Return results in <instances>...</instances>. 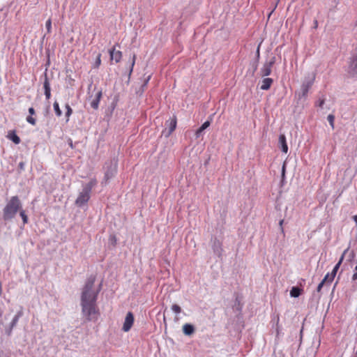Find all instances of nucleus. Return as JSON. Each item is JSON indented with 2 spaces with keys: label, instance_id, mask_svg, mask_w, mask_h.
Instances as JSON below:
<instances>
[{
  "label": "nucleus",
  "instance_id": "9b49d317",
  "mask_svg": "<svg viewBox=\"0 0 357 357\" xmlns=\"http://www.w3.org/2000/svg\"><path fill=\"white\" fill-rule=\"evenodd\" d=\"M349 73L354 77H357V56L354 57L351 62Z\"/></svg>",
  "mask_w": 357,
  "mask_h": 357
},
{
  "label": "nucleus",
  "instance_id": "a878e982",
  "mask_svg": "<svg viewBox=\"0 0 357 357\" xmlns=\"http://www.w3.org/2000/svg\"><path fill=\"white\" fill-rule=\"evenodd\" d=\"M33 115H29L26 117V121L30 123L32 126H36V119L33 117Z\"/></svg>",
  "mask_w": 357,
  "mask_h": 357
},
{
  "label": "nucleus",
  "instance_id": "4468645a",
  "mask_svg": "<svg viewBox=\"0 0 357 357\" xmlns=\"http://www.w3.org/2000/svg\"><path fill=\"white\" fill-rule=\"evenodd\" d=\"M279 143L281 145V150L282 152L287 153L288 151V146L286 141V137L284 135H280L279 137Z\"/></svg>",
  "mask_w": 357,
  "mask_h": 357
},
{
  "label": "nucleus",
  "instance_id": "e433bc0d",
  "mask_svg": "<svg viewBox=\"0 0 357 357\" xmlns=\"http://www.w3.org/2000/svg\"><path fill=\"white\" fill-rule=\"evenodd\" d=\"M317 27H318V22H317V20H315L314 21V28L317 29Z\"/></svg>",
  "mask_w": 357,
  "mask_h": 357
},
{
  "label": "nucleus",
  "instance_id": "ea45409f",
  "mask_svg": "<svg viewBox=\"0 0 357 357\" xmlns=\"http://www.w3.org/2000/svg\"><path fill=\"white\" fill-rule=\"evenodd\" d=\"M353 220L355 221V222L357 224V215L353 216Z\"/></svg>",
  "mask_w": 357,
  "mask_h": 357
},
{
  "label": "nucleus",
  "instance_id": "f8f14e48",
  "mask_svg": "<svg viewBox=\"0 0 357 357\" xmlns=\"http://www.w3.org/2000/svg\"><path fill=\"white\" fill-rule=\"evenodd\" d=\"M19 319H20L17 318V317L14 316L10 324H9V326L6 328V333L7 334V335L10 336L11 335L12 331L13 328L16 326Z\"/></svg>",
  "mask_w": 357,
  "mask_h": 357
},
{
  "label": "nucleus",
  "instance_id": "7ed1b4c3",
  "mask_svg": "<svg viewBox=\"0 0 357 357\" xmlns=\"http://www.w3.org/2000/svg\"><path fill=\"white\" fill-rule=\"evenodd\" d=\"M275 62V57L272 56L269 61H266L260 70L261 77H266L271 75L272 67Z\"/></svg>",
  "mask_w": 357,
  "mask_h": 357
},
{
  "label": "nucleus",
  "instance_id": "f257e3e1",
  "mask_svg": "<svg viewBox=\"0 0 357 357\" xmlns=\"http://www.w3.org/2000/svg\"><path fill=\"white\" fill-rule=\"evenodd\" d=\"M95 279L89 278L82 289L81 294V306L83 315L88 321H96L100 315L96 304L98 291L95 290Z\"/></svg>",
  "mask_w": 357,
  "mask_h": 357
},
{
  "label": "nucleus",
  "instance_id": "f704fd0d",
  "mask_svg": "<svg viewBox=\"0 0 357 357\" xmlns=\"http://www.w3.org/2000/svg\"><path fill=\"white\" fill-rule=\"evenodd\" d=\"M22 311H20V312H17L15 316V317H17V318H19V319H20V318L22 317Z\"/></svg>",
  "mask_w": 357,
  "mask_h": 357
},
{
  "label": "nucleus",
  "instance_id": "f3484780",
  "mask_svg": "<svg viewBox=\"0 0 357 357\" xmlns=\"http://www.w3.org/2000/svg\"><path fill=\"white\" fill-rule=\"evenodd\" d=\"M176 116H174L172 119H171L169 125V132L168 136L170 135L176 129Z\"/></svg>",
  "mask_w": 357,
  "mask_h": 357
},
{
  "label": "nucleus",
  "instance_id": "9d476101",
  "mask_svg": "<svg viewBox=\"0 0 357 357\" xmlns=\"http://www.w3.org/2000/svg\"><path fill=\"white\" fill-rule=\"evenodd\" d=\"M273 82V79L272 78H269V77L264 78L261 81V84L260 89L261 90H264V91L268 90L271 88Z\"/></svg>",
  "mask_w": 357,
  "mask_h": 357
},
{
  "label": "nucleus",
  "instance_id": "4c0bfd02",
  "mask_svg": "<svg viewBox=\"0 0 357 357\" xmlns=\"http://www.w3.org/2000/svg\"><path fill=\"white\" fill-rule=\"evenodd\" d=\"M283 222H284V220H281L280 221V227H281V230H282V231H283V227H282Z\"/></svg>",
  "mask_w": 357,
  "mask_h": 357
},
{
  "label": "nucleus",
  "instance_id": "a18cd8bd",
  "mask_svg": "<svg viewBox=\"0 0 357 357\" xmlns=\"http://www.w3.org/2000/svg\"><path fill=\"white\" fill-rule=\"evenodd\" d=\"M355 270L357 271V265L356 266Z\"/></svg>",
  "mask_w": 357,
  "mask_h": 357
},
{
  "label": "nucleus",
  "instance_id": "c756f323",
  "mask_svg": "<svg viewBox=\"0 0 357 357\" xmlns=\"http://www.w3.org/2000/svg\"><path fill=\"white\" fill-rule=\"evenodd\" d=\"M45 26H46V29H47V32L50 33L51 31H52V21H51L50 19L47 20Z\"/></svg>",
  "mask_w": 357,
  "mask_h": 357
},
{
  "label": "nucleus",
  "instance_id": "aec40b11",
  "mask_svg": "<svg viewBox=\"0 0 357 357\" xmlns=\"http://www.w3.org/2000/svg\"><path fill=\"white\" fill-rule=\"evenodd\" d=\"M301 292H302L301 289H300L299 287H294L291 288V289L290 291V295L291 297L296 298V297H298L301 294Z\"/></svg>",
  "mask_w": 357,
  "mask_h": 357
},
{
  "label": "nucleus",
  "instance_id": "58836bf2",
  "mask_svg": "<svg viewBox=\"0 0 357 357\" xmlns=\"http://www.w3.org/2000/svg\"><path fill=\"white\" fill-rule=\"evenodd\" d=\"M324 104V100H322L320 101L319 106L321 107Z\"/></svg>",
  "mask_w": 357,
  "mask_h": 357
},
{
  "label": "nucleus",
  "instance_id": "a211bd4d",
  "mask_svg": "<svg viewBox=\"0 0 357 357\" xmlns=\"http://www.w3.org/2000/svg\"><path fill=\"white\" fill-rule=\"evenodd\" d=\"M211 124V122L209 121H205L202 126L201 127L197 130L196 132H195V135H196V137H199L200 136V135L202 134V132L205 130L208 127H209Z\"/></svg>",
  "mask_w": 357,
  "mask_h": 357
},
{
  "label": "nucleus",
  "instance_id": "412c9836",
  "mask_svg": "<svg viewBox=\"0 0 357 357\" xmlns=\"http://www.w3.org/2000/svg\"><path fill=\"white\" fill-rule=\"evenodd\" d=\"M311 83L303 84L302 86V96L306 97L307 96L310 88L311 87Z\"/></svg>",
  "mask_w": 357,
  "mask_h": 357
},
{
  "label": "nucleus",
  "instance_id": "6e6552de",
  "mask_svg": "<svg viewBox=\"0 0 357 357\" xmlns=\"http://www.w3.org/2000/svg\"><path fill=\"white\" fill-rule=\"evenodd\" d=\"M348 250H349V248L346 249V250L344 251V252H343V254L342 255V256H341V257H340V259L339 261H338V262H337V264L334 266V268H333V269L332 272L331 273V279L334 280V278H335V275H336V273H337V271H338V269H339V268H340V265H341V264H342V261H343V259H344V255H345V254H346V252L348 251Z\"/></svg>",
  "mask_w": 357,
  "mask_h": 357
},
{
  "label": "nucleus",
  "instance_id": "bb28decb",
  "mask_svg": "<svg viewBox=\"0 0 357 357\" xmlns=\"http://www.w3.org/2000/svg\"><path fill=\"white\" fill-rule=\"evenodd\" d=\"M135 61H136V54H133L132 57V62H131L130 66L129 75H131V73H132L133 68L135 64Z\"/></svg>",
  "mask_w": 357,
  "mask_h": 357
},
{
  "label": "nucleus",
  "instance_id": "dca6fc26",
  "mask_svg": "<svg viewBox=\"0 0 357 357\" xmlns=\"http://www.w3.org/2000/svg\"><path fill=\"white\" fill-rule=\"evenodd\" d=\"M102 97V91H99L96 94V97L94 100H93L91 102V106L95 109H97L98 108L99 102L100 101V98Z\"/></svg>",
  "mask_w": 357,
  "mask_h": 357
},
{
  "label": "nucleus",
  "instance_id": "6ab92c4d",
  "mask_svg": "<svg viewBox=\"0 0 357 357\" xmlns=\"http://www.w3.org/2000/svg\"><path fill=\"white\" fill-rule=\"evenodd\" d=\"M97 184V180L96 178H92L90 181L84 187V190L87 192H91L92 188Z\"/></svg>",
  "mask_w": 357,
  "mask_h": 357
},
{
  "label": "nucleus",
  "instance_id": "393cba45",
  "mask_svg": "<svg viewBox=\"0 0 357 357\" xmlns=\"http://www.w3.org/2000/svg\"><path fill=\"white\" fill-rule=\"evenodd\" d=\"M65 108L66 109V116L67 117L66 121H68L69 117L70 116V115L73 113V109L68 104L66 105Z\"/></svg>",
  "mask_w": 357,
  "mask_h": 357
},
{
  "label": "nucleus",
  "instance_id": "b1692460",
  "mask_svg": "<svg viewBox=\"0 0 357 357\" xmlns=\"http://www.w3.org/2000/svg\"><path fill=\"white\" fill-rule=\"evenodd\" d=\"M333 280L331 279V273H328L324 278L322 280V282H324L326 285H330Z\"/></svg>",
  "mask_w": 357,
  "mask_h": 357
},
{
  "label": "nucleus",
  "instance_id": "20e7f679",
  "mask_svg": "<svg viewBox=\"0 0 357 357\" xmlns=\"http://www.w3.org/2000/svg\"><path fill=\"white\" fill-rule=\"evenodd\" d=\"M90 192L83 189L76 199L75 204L78 206H82L86 204L90 199Z\"/></svg>",
  "mask_w": 357,
  "mask_h": 357
},
{
  "label": "nucleus",
  "instance_id": "2f4dec72",
  "mask_svg": "<svg viewBox=\"0 0 357 357\" xmlns=\"http://www.w3.org/2000/svg\"><path fill=\"white\" fill-rule=\"evenodd\" d=\"M324 284H325L324 282H322V281H321V282L319 284V285L317 286V292H319V293H320V292H321V289H322V287H323V286H324Z\"/></svg>",
  "mask_w": 357,
  "mask_h": 357
},
{
  "label": "nucleus",
  "instance_id": "37998d69",
  "mask_svg": "<svg viewBox=\"0 0 357 357\" xmlns=\"http://www.w3.org/2000/svg\"><path fill=\"white\" fill-rule=\"evenodd\" d=\"M150 78H151V76H149V77H148V78H147V79H146V81L145 82V85H146V84H147V82L149 81Z\"/></svg>",
  "mask_w": 357,
  "mask_h": 357
},
{
  "label": "nucleus",
  "instance_id": "49530a36",
  "mask_svg": "<svg viewBox=\"0 0 357 357\" xmlns=\"http://www.w3.org/2000/svg\"><path fill=\"white\" fill-rule=\"evenodd\" d=\"M356 26H357V20H356Z\"/></svg>",
  "mask_w": 357,
  "mask_h": 357
},
{
  "label": "nucleus",
  "instance_id": "a19ab883",
  "mask_svg": "<svg viewBox=\"0 0 357 357\" xmlns=\"http://www.w3.org/2000/svg\"><path fill=\"white\" fill-rule=\"evenodd\" d=\"M257 56H259V45L258 46V48L257 50Z\"/></svg>",
  "mask_w": 357,
  "mask_h": 357
},
{
  "label": "nucleus",
  "instance_id": "4be33fe9",
  "mask_svg": "<svg viewBox=\"0 0 357 357\" xmlns=\"http://www.w3.org/2000/svg\"><path fill=\"white\" fill-rule=\"evenodd\" d=\"M54 109L55 112V114L57 116H61L62 115V112L59 107V102L57 101H55L53 104Z\"/></svg>",
  "mask_w": 357,
  "mask_h": 357
},
{
  "label": "nucleus",
  "instance_id": "79ce46f5",
  "mask_svg": "<svg viewBox=\"0 0 357 357\" xmlns=\"http://www.w3.org/2000/svg\"><path fill=\"white\" fill-rule=\"evenodd\" d=\"M2 294V285H1V283L0 282V296Z\"/></svg>",
  "mask_w": 357,
  "mask_h": 357
},
{
  "label": "nucleus",
  "instance_id": "72a5a7b5",
  "mask_svg": "<svg viewBox=\"0 0 357 357\" xmlns=\"http://www.w3.org/2000/svg\"><path fill=\"white\" fill-rule=\"evenodd\" d=\"M29 113L30 115H34L36 114L35 109L33 107H30L29 109Z\"/></svg>",
  "mask_w": 357,
  "mask_h": 357
},
{
  "label": "nucleus",
  "instance_id": "423d86ee",
  "mask_svg": "<svg viewBox=\"0 0 357 357\" xmlns=\"http://www.w3.org/2000/svg\"><path fill=\"white\" fill-rule=\"evenodd\" d=\"M116 169H117V165L116 162H114V164L111 163L109 167H107V169L106 170L105 173V181H107L110 178L114 176V175L116 173Z\"/></svg>",
  "mask_w": 357,
  "mask_h": 357
},
{
  "label": "nucleus",
  "instance_id": "473e14b6",
  "mask_svg": "<svg viewBox=\"0 0 357 357\" xmlns=\"http://www.w3.org/2000/svg\"><path fill=\"white\" fill-rule=\"evenodd\" d=\"M286 163L284 162L282 168V177L284 178L285 175Z\"/></svg>",
  "mask_w": 357,
  "mask_h": 357
},
{
  "label": "nucleus",
  "instance_id": "c9c22d12",
  "mask_svg": "<svg viewBox=\"0 0 357 357\" xmlns=\"http://www.w3.org/2000/svg\"><path fill=\"white\" fill-rule=\"evenodd\" d=\"M352 280L354 281L356 280H357V272L354 273L353 275H352Z\"/></svg>",
  "mask_w": 357,
  "mask_h": 357
},
{
  "label": "nucleus",
  "instance_id": "c85d7f7f",
  "mask_svg": "<svg viewBox=\"0 0 357 357\" xmlns=\"http://www.w3.org/2000/svg\"><path fill=\"white\" fill-rule=\"evenodd\" d=\"M172 310L174 312H175L176 314H179L181 313V308L179 305H176V304H174L172 306Z\"/></svg>",
  "mask_w": 357,
  "mask_h": 357
},
{
  "label": "nucleus",
  "instance_id": "2eb2a0df",
  "mask_svg": "<svg viewBox=\"0 0 357 357\" xmlns=\"http://www.w3.org/2000/svg\"><path fill=\"white\" fill-rule=\"evenodd\" d=\"M195 331V328L190 324H185L183 326V332L186 335H192Z\"/></svg>",
  "mask_w": 357,
  "mask_h": 357
},
{
  "label": "nucleus",
  "instance_id": "f03ea898",
  "mask_svg": "<svg viewBox=\"0 0 357 357\" xmlns=\"http://www.w3.org/2000/svg\"><path fill=\"white\" fill-rule=\"evenodd\" d=\"M21 208V202L17 196L12 197L3 210V217L5 220L15 217Z\"/></svg>",
  "mask_w": 357,
  "mask_h": 357
},
{
  "label": "nucleus",
  "instance_id": "39448f33",
  "mask_svg": "<svg viewBox=\"0 0 357 357\" xmlns=\"http://www.w3.org/2000/svg\"><path fill=\"white\" fill-rule=\"evenodd\" d=\"M134 315L132 312H128L126 316L123 325L122 327V330L124 332H128L131 328L132 327V325L134 324Z\"/></svg>",
  "mask_w": 357,
  "mask_h": 357
},
{
  "label": "nucleus",
  "instance_id": "7c9ffc66",
  "mask_svg": "<svg viewBox=\"0 0 357 357\" xmlns=\"http://www.w3.org/2000/svg\"><path fill=\"white\" fill-rule=\"evenodd\" d=\"M328 121L330 123V125L331 126L332 128H334V116L332 114H329L328 116Z\"/></svg>",
  "mask_w": 357,
  "mask_h": 357
},
{
  "label": "nucleus",
  "instance_id": "0eeeda50",
  "mask_svg": "<svg viewBox=\"0 0 357 357\" xmlns=\"http://www.w3.org/2000/svg\"><path fill=\"white\" fill-rule=\"evenodd\" d=\"M111 60H114L116 63L121 61L122 59V52L119 50L116 51L115 47L109 50Z\"/></svg>",
  "mask_w": 357,
  "mask_h": 357
},
{
  "label": "nucleus",
  "instance_id": "5701e85b",
  "mask_svg": "<svg viewBox=\"0 0 357 357\" xmlns=\"http://www.w3.org/2000/svg\"><path fill=\"white\" fill-rule=\"evenodd\" d=\"M100 64H101V54L98 53L97 56H96V61H95V63L93 65V68H98L99 66H100Z\"/></svg>",
  "mask_w": 357,
  "mask_h": 357
},
{
  "label": "nucleus",
  "instance_id": "cd10ccee",
  "mask_svg": "<svg viewBox=\"0 0 357 357\" xmlns=\"http://www.w3.org/2000/svg\"><path fill=\"white\" fill-rule=\"evenodd\" d=\"M20 216H21V217H22V218L23 223H24V224H26V223H27V222H28V217H27V215H26L25 211H23V210L20 211Z\"/></svg>",
  "mask_w": 357,
  "mask_h": 357
},
{
  "label": "nucleus",
  "instance_id": "1a4fd4ad",
  "mask_svg": "<svg viewBox=\"0 0 357 357\" xmlns=\"http://www.w3.org/2000/svg\"><path fill=\"white\" fill-rule=\"evenodd\" d=\"M6 137L15 144H19L21 142V139L16 134L15 130H9Z\"/></svg>",
  "mask_w": 357,
  "mask_h": 357
},
{
  "label": "nucleus",
  "instance_id": "ddd939ff",
  "mask_svg": "<svg viewBox=\"0 0 357 357\" xmlns=\"http://www.w3.org/2000/svg\"><path fill=\"white\" fill-rule=\"evenodd\" d=\"M43 87L45 90V95L47 100H49L51 97V88L48 79L46 77L43 83Z\"/></svg>",
  "mask_w": 357,
  "mask_h": 357
},
{
  "label": "nucleus",
  "instance_id": "c03bdc74",
  "mask_svg": "<svg viewBox=\"0 0 357 357\" xmlns=\"http://www.w3.org/2000/svg\"><path fill=\"white\" fill-rule=\"evenodd\" d=\"M112 239L114 240V243H116V238H115V236H113Z\"/></svg>",
  "mask_w": 357,
  "mask_h": 357
}]
</instances>
